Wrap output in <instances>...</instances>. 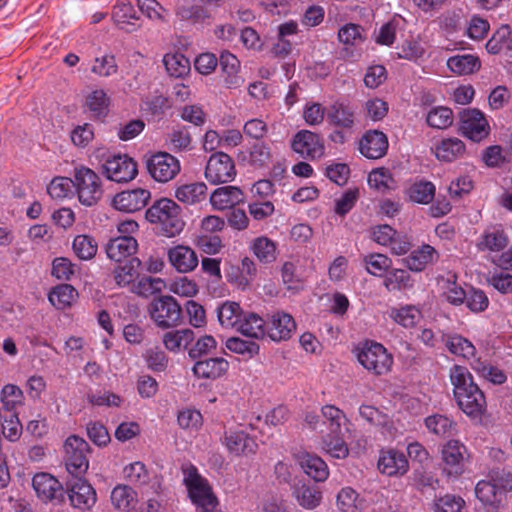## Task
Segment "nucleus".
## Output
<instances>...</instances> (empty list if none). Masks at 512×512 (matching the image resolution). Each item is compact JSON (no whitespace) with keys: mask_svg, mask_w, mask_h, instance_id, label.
<instances>
[{"mask_svg":"<svg viewBox=\"0 0 512 512\" xmlns=\"http://www.w3.org/2000/svg\"><path fill=\"white\" fill-rule=\"evenodd\" d=\"M88 110L95 116H103L106 114L109 106V97L102 89L92 91L85 102Z\"/></svg>","mask_w":512,"mask_h":512,"instance_id":"nucleus-63","label":"nucleus"},{"mask_svg":"<svg viewBox=\"0 0 512 512\" xmlns=\"http://www.w3.org/2000/svg\"><path fill=\"white\" fill-rule=\"evenodd\" d=\"M103 174L110 181L127 183L138 173L137 163L127 155H113L102 164Z\"/></svg>","mask_w":512,"mask_h":512,"instance_id":"nucleus-10","label":"nucleus"},{"mask_svg":"<svg viewBox=\"0 0 512 512\" xmlns=\"http://www.w3.org/2000/svg\"><path fill=\"white\" fill-rule=\"evenodd\" d=\"M72 248L77 257L81 260H90L97 253V243L89 235H77L72 243Z\"/></svg>","mask_w":512,"mask_h":512,"instance_id":"nucleus-57","label":"nucleus"},{"mask_svg":"<svg viewBox=\"0 0 512 512\" xmlns=\"http://www.w3.org/2000/svg\"><path fill=\"white\" fill-rule=\"evenodd\" d=\"M447 67L455 75H470L480 70L481 61L476 55L458 54L448 58Z\"/></svg>","mask_w":512,"mask_h":512,"instance_id":"nucleus-31","label":"nucleus"},{"mask_svg":"<svg viewBox=\"0 0 512 512\" xmlns=\"http://www.w3.org/2000/svg\"><path fill=\"white\" fill-rule=\"evenodd\" d=\"M77 297V290L70 284L57 285L48 295L50 303L59 310L70 307Z\"/></svg>","mask_w":512,"mask_h":512,"instance_id":"nucleus-40","label":"nucleus"},{"mask_svg":"<svg viewBox=\"0 0 512 512\" xmlns=\"http://www.w3.org/2000/svg\"><path fill=\"white\" fill-rule=\"evenodd\" d=\"M425 426L428 431L436 436H450L455 430L456 423L442 414H434L425 418Z\"/></svg>","mask_w":512,"mask_h":512,"instance_id":"nucleus-48","label":"nucleus"},{"mask_svg":"<svg viewBox=\"0 0 512 512\" xmlns=\"http://www.w3.org/2000/svg\"><path fill=\"white\" fill-rule=\"evenodd\" d=\"M369 274L381 277L392 265V261L384 254H369L363 259Z\"/></svg>","mask_w":512,"mask_h":512,"instance_id":"nucleus-61","label":"nucleus"},{"mask_svg":"<svg viewBox=\"0 0 512 512\" xmlns=\"http://www.w3.org/2000/svg\"><path fill=\"white\" fill-rule=\"evenodd\" d=\"M163 63L168 74L175 78L183 77L190 71V61L181 53L166 54Z\"/></svg>","mask_w":512,"mask_h":512,"instance_id":"nucleus-50","label":"nucleus"},{"mask_svg":"<svg viewBox=\"0 0 512 512\" xmlns=\"http://www.w3.org/2000/svg\"><path fill=\"white\" fill-rule=\"evenodd\" d=\"M361 500L358 493L351 487H344L337 495V506L341 512H358Z\"/></svg>","mask_w":512,"mask_h":512,"instance_id":"nucleus-62","label":"nucleus"},{"mask_svg":"<svg viewBox=\"0 0 512 512\" xmlns=\"http://www.w3.org/2000/svg\"><path fill=\"white\" fill-rule=\"evenodd\" d=\"M183 474L184 485L196 512H222L209 481L199 474L196 466L190 464L183 468Z\"/></svg>","mask_w":512,"mask_h":512,"instance_id":"nucleus-3","label":"nucleus"},{"mask_svg":"<svg viewBox=\"0 0 512 512\" xmlns=\"http://www.w3.org/2000/svg\"><path fill=\"white\" fill-rule=\"evenodd\" d=\"M65 491L71 505L80 510H89L96 503V492L83 477H73L69 480Z\"/></svg>","mask_w":512,"mask_h":512,"instance_id":"nucleus-16","label":"nucleus"},{"mask_svg":"<svg viewBox=\"0 0 512 512\" xmlns=\"http://www.w3.org/2000/svg\"><path fill=\"white\" fill-rule=\"evenodd\" d=\"M138 248L137 240L132 236H118L109 240L106 245V254L113 261L122 260L133 256Z\"/></svg>","mask_w":512,"mask_h":512,"instance_id":"nucleus-24","label":"nucleus"},{"mask_svg":"<svg viewBox=\"0 0 512 512\" xmlns=\"http://www.w3.org/2000/svg\"><path fill=\"white\" fill-rule=\"evenodd\" d=\"M467 457V448L463 443L458 440H449L441 449L443 471L449 476L461 475Z\"/></svg>","mask_w":512,"mask_h":512,"instance_id":"nucleus-13","label":"nucleus"},{"mask_svg":"<svg viewBox=\"0 0 512 512\" xmlns=\"http://www.w3.org/2000/svg\"><path fill=\"white\" fill-rule=\"evenodd\" d=\"M236 330L251 338H261L266 334V321L256 313L247 312L243 314Z\"/></svg>","mask_w":512,"mask_h":512,"instance_id":"nucleus-37","label":"nucleus"},{"mask_svg":"<svg viewBox=\"0 0 512 512\" xmlns=\"http://www.w3.org/2000/svg\"><path fill=\"white\" fill-rule=\"evenodd\" d=\"M0 399L3 409L7 413H11L15 412L17 406L23 403L24 396L22 390L18 386L14 384H7L1 390Z\"/></svg>","mask_w":512,"mask_h":512,"instance_id":"nucleus-58","label":"nucleus"},{"mask_svg":"<svg viewBox=\"0 0 512 512\" xmlns=\"http://www.w3.org/2000/svg\"><path fill=\"white\" fill-rule=\"evenodd\" d=\"M110 498L116 509L128 512L136 503L137 493L127 485H117Z\"/></svg>","mask_w":512,"mask_h":512,"instance_id":"nucleus-47","label":"nucleus"},{"mask_svg":"<svg viewBox=\"0 0 512 512\" xmlns=\"http://www.w3.org/2000/svg\"><path fill=\"white\" fill-rule=\"evenodd\" d=\"M437 257L438 253L435 248L429 244H424L405 258L404 262L409 270L420 272Z\"/></svg>","mask_w":512,"mask_h":512,"instance_id":"nucleus-34","label":"nucleus"},{"mask_svg":"<svg viewBox=\"0 0 512 512\" xmlns=\"http://www.w3.org/2000/svg\"><path fill=\"white\" fill-rule=\"evenodd\" d=\"M145 164L148 174L159 183L173 180L181 170L178 158L168 152H157L149 156Z\"/></svg>","mask_w":512,"mask_h":512,"instance_id":"nucleus-8","label":"nucleus"},{"mask_svg":"<svg viewBox=\"0 0 512 512\" xmlns=\"http://www.w3.org/2000/svg\"><path fill=\"white\" fill-rule=\"evenodd\" d=\"M298 461L303 471L316 482H323L328 478V466L319 456L304 452L299 455Z\"/></svg>","mask_w":512,"mask_h":512,"instance_id":"nucleus-29","label":"nucleus"},{"mask_svg":"<svg viewBox=\"0 0 512 512\" xmlns=\"http://www.w3.org/2000/svg\"><path fill=\"white\" fill-rule=\"evenodd\" d=\"M32 487L43 502L60 504L64 502L66 491L61 482L47 472L36 473L32 478Z\"/></svg>","mask_w":512,"mask_h":512,"instance_id":"nucleus-11","label":"nucleus"},{"mask_svg":"<svg viewBox=\"0 0 512 512\" xmlns=\"http://www.w3.org/2000/svg\"><path fill=\"white\" fill-rule=\"evenodd\" d=\"M175 16L178 21L194 26L210 25L213 19L211 12L200 4L178 5Z\"/></svg>","mask_w":512,"mask_h":512,"instance_id":"nucleus-22","label":"nucleus"},{"mask_svg":"<svg viewBox=\"0 0 512 512\" xmlns=\"http://www.w3.org/2000/svg\"><path fill=\"white\" fill-rule=\"evenodd\" d=\"M356 357L362 367L374 376L388 374L393 366V355L381 343L366 340L356 349Z\"/></svg>","mask_w":512,"mask_h":512,"instance_id":"nucleus-4","label":"nucleus"},{"mask_svg":"<svg viewBox=\"0 0 512 512\" xmlns=\"http://www.w3.org/2000/svg\"><path fill=\"white\" fill-rule=\"evenodd\" d=\"M408 467V460L404 453L394 449L381 451L378 460V469L381 473L388 476H401L408 471Z\"/></svg>","mask_w":512,"mask_h":512,"instance_id":"nucleus-20","label":"nucleus"},{"mask_svg":"<svg viewBox=\"0 0 512 512\" xmlns=\"http://www.w3.org/2000/svg\"><path fill=\"white\" fill-rule=\"evenodd\" d=\"M466 152L465 144L456 137L445 138L435 147V156L443 162H453L464 156Z\"/></svg>","mask_w":512,"mask_h":512,"instance_id":"nucleus-30","label":"nucleus"},{"mask_svg":"<svg viewBox=\"0 0 512 512\" xmlns=\"http://www.w3.org/2000/svg\"><path fill=\"white\" fill-rule=\"evenodd\" d=\"M250 249L261 263L269 264L276 260V244L268 237L255 238Z\"/></svg>","mask_w":512,"mask_h":512,"instance_id":"nucleus-46","label":"nucleus"},{"mask_svg":"<svg viewBox=\"0 0 512 512\" xmlns=\"http://www.w3.org/2000/svg\"><path fill=\"white\" fill-rule=\"evenodd\" d=\"M453 393L459 408L468 416H480L486 411V398L474 382L467 367L453 365L449 370Z\"/></svg>","mask_w":512,"mask_h":512,"instance_id":"nucleus-1","label":"nucleus"},{"mask_svg":"<svg viewBox=\"0 0 512 512\" xmlns=\"http://www.w3.org/2000/svg\"><path fill=\"white\" fill-rule=\"evenodd\" d=\"M296 330V322L292 315L284 311H276L266 321V334L275 341H286L292 337Z\"/></svg>","mask_w":512,"mask_h":512,"instance_id":"nucleus-17","label":"nucleus"},{"mask_svg":"<svg viewBox=\"0 0 512 512\" xmlns=\"http://www.w3.org/2000/svg\"><path fill=\"white\" fill-rule=\"evenodd\" d=\"M236 169L233 159L224 152L212 154L205 167V178L211 184L228 183L234 180Z\"/></svg>","mask_w":512,"mask_h":512,"instance_id":"nucleus-9","label":"nucleus"},{"mask_svg":"<svg viewBox=\"0 0 512 512\" xmlns=\"http://www.w3.org/2000/svg\"><path fill=\"white\" fill-rule=\"evenodd\" d=\"M435 185L430 181H418L408 189L409 199L419 204H429L435 196Z\"/></svg>","mask_w":512,"mask_h":512,"instance_id":"nucleus-51","label":"nucleus"},{"mask_svg":"<svg viewBox=\"0 0 512 512\" xmlns=\"http://www.w3.org/2000/svg\"><path fill=\"white\" fill-rule=\"evenodd\" d=\"M444 337L445 346L450 353L465 359H470L475 356L476 348L467 338L459 334H450Z\"/></svg>","mask_w":512,"mask_h":512,"instance_id":"nucleus-42","label":"nucleus"},{"mask_svg":"<svg viewBox=\"0 0 512 512\" xmlns=\"http://www.w3.org/2000/svg\"><path fill=\"white\" fill-rule=\"evenodd\" d=\"M475 494L484 506L493 509H496L501 502V492L497 488V484H493L490 480L479 481L475 487Z\"/></svg>","mask_w":512,"mask_h":512,"instance_id":"nucleus-44","label":"nucleus"},{"mask_svg":"<svg viewBox=\"0 0 512 512\" xmlns=\"http://www.w3.org/2000/svg\"><path fill=\"white\" fill-rule=\"evenodd\" d=\"M90 450L89 444L78 436H70L64 443L65 467L67 472L76 478L83 477L89 468L87 454Z\"/></svg>","mask_w":512,"mask_h":512,"instance_id":"nucleus-7","label":"nucleus"},{"mask_svg":"<svg viewBox=\"0 0 512 512\" xmlns=\"http://www.w3.org/2000/svg\"><path fill=\"white\" fill-rule=\"evenodd\" d=\"M426 122L432 128L447 129L453 123V112L448 107H434L428 112Z\"/></svg>","mask_w":512,"mask_h":512,"instance_id":"nucleus-56","label":"nucleus"},{"mask_svg":"<svg viewBox=\"0 0 512 512\" xmlns=\"http://www.w3.org/2000/svg\"><path fill=\"white\" fill-rule=\"evenodd\" d=\"M320 433H322V448L328 453L331 457L336 459H344L349 454V449L347 444L345 443L341 432L333 433L328 432L324 433L323 429H319Z\"/></svg>","mask_w":512,"mask_h":512,"instance_id":"nucleus-36","label":"nucleus"},{"mask_svg":"<svg viewBox=\"0 0 512 512\" xmlns=\"http://www.w3.org/2000/svg\"><path fill=\"white\" fill-rule=\"evenodd\" d=\"M123 477L130 484L141 487L149 482L150 473L143 462L135 461L124 467Z\"/></svg>","mask_w":512,"mask_h":512,"instance_id":"nucleus-53","label":"nucleus"},{"mask_svg":"<svg viewBox=\"0 0 512 512\" xmlns=\"http://www.w3.org/2000/svg\"><path fill=\"white\" fill-rule=\"evenodd\" d=\"M221 70L224 73V81L228 88H238L244 83V79L239 75L240 61L229 51H223L218 59Z\"/></svg>","mask_w":512,"mask_h":512,"instance_id":"nucleus-27","label":"nucleus"},{"mask_svg":"<svg viewBox=\"0 0 512 512\" xmlns=\"http://www.w3.org/2000/svg\"><path fill=\"white\" fill-rule=\"evenodd\" d=\"M168 258L171 265L180 273H188L198 265V257L190 247L178 245L169 249Z\"/></svg>","mask_w":512,"mask_h":512,"instance_id":"nucleus-26","label":"nucleus"},{"mask_svg":"<svg viewBox=\"0 0 512 512\" xmlns=\"http://www.w3.org/2000/svg\"><path fill=\"white\" fill-rule=\"evenodd\" d=\"M112 20L115 25L128 33L139 29V25L133 21L139 20L133 5L130 2H117L112 9Z\"/></svg>","mask_w":512,"mask_h":512,"instance_id":"nucleus-25","label":"nucleus"},{"mask_svg":"<svg viewBox=\"0 0 512 512\" xmlns=\"http://www.w3.org/2000/svg\"><path fill=\"white\" fill-rule=\"evenodd\" d=\"M489 124L478 109H468L461 113L460 133L474 142H480L489 134Z\"/></svg>","mask_w":512,"mask_h":512,"instance_id":"nucleus-12","label":"nucleus"},{"mask_svg":"<svg viewBox=\"0 0 512 512\" xmlns=\"http://www.w3.org/2000/svg\"><path fill=\"white\" fill-rule=\"evenodd\" d=\"M390 317L404 328H412L420 320L421 311L415 305H404L399 308H392Z\"/></svg>","mask_w":512,"mask_h":512,"instance_id":"nucleus-49","label":"nucleus"},{"mask_svg":"<svg viewBox=\"0 0 512 512\" xmlns=\"http://www.w3.org/2000/svg\"><path fill=\"white\" fill-rule=\"evenodd\" d=\"M244 202V193L237 186H222L210 195V203L216 210L232 209Z\"/></svg>","mask_w":512,"mask_h":512,"instance_id":"nucleus-23","label":"nucleus"},{"mask_svg":"<svg viewBox=\"0 0 512 512\" xmlns=\"http://www.w3.org/2000/svg\"><path fill=\"white\" fill-rule=\"evenodd\" d=\"M150 199L148 189L137 187L117 193L112 199V206L121 212L134 213L146 207Z\"/></svg>","mask_w":512,"mask_h":512,"instance_id":"nucleus-15","label":"nucleus"},{"mask_svg":"<svg viewBox=\"0 0 512 512\" xmlns=\"http://www.w3.org/2000/svg\"><path fill=\"white\" fill-rule=\"evenodd\" d=\"M192 137L185 126L173 128L165 138V144L175 153L191 149Z\"/></svg>","mask_w":512,"mask_h":512,"instance_id":"nucleus-43","label":"nucleus"},{"mask_svg":"<svg viewBox=\"0 0 512 512\" xmlns=\"http://www.w3.org/2000/svg\"><path fill=\"white\" fill-rule=\"evenodd\" d=\"M73 187L79 202L87 207L96 205L103 196V186L100 176L86 166L74 168Z\"/></svg>","mask_w":512,"mask_h":512,"instance_id":"nucleus-6","label":"nucleus"},{"mask_svg":"<svg viewBox=\"0 0 512 512\" xmlns=\"http://www.w3.org/2000/svg\"><path fill=\"white\" fill-rule=\"evenodd\" d=\"M368 184L371 188L379 192H386L396 187V182L392 174L386 168L372 170L368 175Z\"/></svg>","mask_w":512,"mask_h":512,"instance_id":"nucleus-54","label":"nucleus"},{"mask_svg":"<svg viewBox=\"0 0 512 512\" xmlns=\"http://www.w3.org/2000/svg\"><path fill=\"white\" fill-rule=\"evenodd\" d=\"M292 149L303 158L317 159L324 154V145L320 136L308 130L296 133L292 140Z\"/></svg>","mask_w":512,"mask_h":512,"instance_id":"nucleus-18","label":"nucleus"},{"mask_svg":"<svg viewBox=\"0 0 512 512\" xmlns=\"http://www.w3.org/2000/svg\"><path fill=\"white\" fill-rule=\"evenodd\" d=\"M321 414L324 419L321 425L327 426L329 432H341L343 424L347 421L344 412L334 405L323 406Z\"/></svg>","mask_w":512,"mask_h":512,"instance_id":"nucleus-52","label":"nucleus"},{"mask_svg":"<svg viewBox=\"0 0 512 512\" xmlns=\"http://www.w3.org/2000/svg\"><path fill=\"white\" fill-rule=\"evenodd\" d=\"M139 10L154 22L166 23L167 10L157 0H136Z\"/></svg>","mask_w":512,"mask_h":512,"instance_id":"nucleus-59","label":"nucleus"},{"mask_svg":"<svg viewBox=\"0 0 512 512\" xmlns=\"http://www.w3.org/2000/svg\"><path fill=\"white\" fill-rule=\"evenodd\" d=\"M229 366L223 357H212L196 361L192 372L199 379L217 380L228 372Z\"/></svg>","mask_w":512,"mask_h":512,"instance_id":"nucleus-19","label":"nucleus"},{"mask_svg":"<svg viewBox=\"0 0 512 512\" xmlns=\"http://www.w3.org/2000/svg\"><path fill=\"white\" fill-rule=\"evenodd\" d=\"M388 149L387 136L378 130L367 131L360 141V152L366 158H382Z\"/></svg>","mask_w":512,"mask_h":512,"instance_id":"nucleus-21","label":"nucleus"},{"mask_svg":"<svg viewBox=\"0 0 512 512\" xmlns=\"http://www.w3.org/2000/svg\"><path fill=\"white\" fill-rule=\"evenodd\" d=\"M141 262L138 258H131L124 265L117 266L113 271V278L118 287L132 286L138 276L137 268Z\"/></svg>","mask_w":512,"mask_h":512,"instance_id":"nucleus-45","label":"nucleus"},{"mask_svg":"<svg viewBox=\"0 0 512 512\" xmlns=\"http://www.w3.org/2000/svg\"><path fill=\"white\" fill-rule=\"evenodd\" d=\"M327 118L331 125L350 130L355 124L354 110L344 103L335 102L327 112Z\"/></svg>","mask_w":512,"mask_h":512,"instance_id":"nucleus-32","label":"nucleus"},{"mask_svg":"<svg viewBox=\"0 0 512 512\" xmlns=\"http://www.w3.org/2000/svg\"><path fill=\"white\" fill-rule=\"evenodd\" d=\"M225 346L233 353L246 358H253L260 351V346L253 340H244L240 337H230L226 340Z\"/></svg>","mask_w":512,"mask_h":512,"instance_id":"nucleus-55","label":"nucleus"},{"mask_svg":"<svg viewBox=\"0 0 512 512\" xmlns=\"http://www.w3.org/2000/svg\"><path fill=\"white\" fill-rule=\"evenodd\" d=\"M243 314L244 312L237 302L226 301L217 308L218 321L225 328L236 329Z\"/></svg>","mask_w":512,"mask_h":512,"instance_id":"nucleus-39","label":"nucleus"},{"mask_svg":"<svg viewBox=\"0 0 512 512\" xmlns=\"http://www.w3.org/2000/svg\"><path fill=\"white\" fill-rule=\"evenodd\" d=\"M229 454L241 457L256 454L258 444L256 440L243 430H227L221 438Z\"/></svg>","mask_w":512,"mask_h":512,"instance_id":"nucleus-14","label":"nucleus"},{"mask_svg":"<svg viewBox=\"0 0 512 512\" xmlns=\"http://www.w3.org/2000/svg\"><path fill=\"white\" fill-rule=\"evenodd\" d=\"M194 339L195 334L190 328H172V330L164 333L162 342L168 351L179 353L181 350H188Z\"/></svg>","mask_w":512,"mask_h":512,"instance_id":"nucleus-28","label":"nucleus"},{"mask_svg":"<svg viewBox=\"0 0 512 512\" xmlns=\"http://www.w3.org/2000/svg\"><path fill=\"white\" fill-rule=\"evenodd\" d=\"M207 186L204 182L183 184L176 188L175 197L182 203L193 205L206 199Z\"/></svg>","mask_w":512,"mask_h":512,"instance_id":"nucleus-35","label":"nucleus"},{"mask_svg":"<svg viewBox=\"0 0 512 512\" xmlns=\"http://www.w3.org/2000/svg\"><path fill=\"white\" fill-rule=\"evenodd\" d=\"M181 207L172 199L161 198L145 212V218L155 229L166 237L178 235L184 228Z\"/></svg>","mask_w":512,"mask_h":512,"instance_id":"nucleus-2","label":"nucleus"},{"mask_svg":"<svg viewBox=\"0 0 512 512\" xmlns=\"http://www.w3.org/2000/svg\"><path fill=\"white\" fill-rule=\"evenodd\" d=\"M148 312L156 327L167 330L183 323V309L171 295L155 297L149 304Z\"/></svg>","mask_w":512,"mask_h":512,"instance_id":"nucleus-5","label":"nucleus"},{"mask_svg":"<svg viewBox=\"0 0 512 512\" xmlns=\"http://www.w3.org/2000/svg\"><path fill=\"white\" fill-rule=\"evenodd\" d=\"M508 245V236L500 225L484 230L478 244L480 250L501 251Z\"/></svg>","mask_w":512,"mask_h":512,"instance_id":"nucleus-33","label":"nucleus"},{"mask_svg":"<svg viewBox=\"0 0 512 512\" xmlns=\"http://www.w3.org/2000/svg\"><path fill=\"white\" fill-rule=\"evenodd\" d=\"M410 274L403 269H394L384 280V286L388 291H400L412 287Z\"/></svg>","mask_w":512,"mask_h":512,"instance_id":"nucleus-60","label":"nucleus"},{"mask_svg":"<svg viewBox=\"0 0 512 512\" xmlns=\"http://www.w3.org/2000/svg\"><path fill=\"white\" fill-rule=\"evenodd\" d=\"M143 357L147 367L153 372H163L168 366V356L159 347H152L147 349Z\"/></svg>","mask_w":512,"mask_h":512,"instance_id":"nucleus-64","label":"nucleus"},{"mask_svg":"<svg viewBox=\"0 0 512 512\" xmlns=\"http://www.w3.org/2000/svg\"><path fill=\"white\" fill-rule=\"evenodd\" d=\"M471 368L482 378L495 385H501L506 382L507 376L503 370L491 365L488 361L481 358H475L471 362Z\"/></svg>","mask_w":512,"mask_h":512,"instance_id":"nucleus-41","label":"nucleus"},{"mask_svg":"<svg viewBox=\"0 0 512 512\" xmlns=\"http://www.w3.org/2000/svg\"><path fill=\"white\" fill-rule=\"evenodd\" d=\"M293 496L297 503L307 510L315 509L322 501V493L319 488L307 484L296 486L293 490Z\"/></svg>","mask_w":512,"mask_h":512,"instance_id":"nucleus-38","label":"nucleus"}]
</instances>
